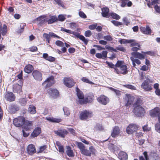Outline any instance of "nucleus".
Masks as SVG:
<instances>
[{
  "instance_id": "obj_50",
  "label": "nucleus",
  "mask_w": 160,
  "mask_h": 160,
  "mask_svg": "<svg viewBox=\"0 0 160 160\" xmlns=\"http://www.w3.org/2000/svg\"><path fill=\"white\" fill-rule=\"evenodd\" d=\"M124 86L127 88L132 90H135L136 89V88L135 87L131 85L126 84L124 85Z\"/></svg>"
},
{
  "instance_id": "obj_21",
  "label": "nucleus",
  "mask_w": 160,
  "mask_h": 160,
  "mask_svg": "<svg viewBox=\"0 0 160 160\" xmlns=\"http://www.w3.org/2000/svg\"><path fill=\"white\" fill-rule=\"evenodd\" d=\"M140 29L141 31L144 34H150L151 33V30L148 26H147L146 28L141 27Z\"/></svg>"
},
{
  "instance_id": "obj_15",
  "label": "nucleus",
  "mask_w": 160,
  "mask_h": 160,
  "mask_svg": "<svg viewBox=\"0 0 160 160\" xmlns=\"http://www.w3.org/2000/svg\"><path fill=\"white\" fill-rule=\"evenodd\" d=\"M54 132L57 135L62 138H64L65 135L68 133V132L65 129H58L54 131Z\"/></svg>"
},
{
  "instance_id": "obj_14",
  "label": "nucleus",
  "mask_w": 160,
  "mask_h": 160,
  "mask_svg": "<svg viewBox=\"0 0 160 160\" xmlns=\"http://www.w3.org/2000/svg\"><path fill=\"white\" fill-rule=\"evenodd\" d=\"M98 101L101 104L105 105L109 102V98L104 95H101L97 99Z\"/></svg>"
},
{
  "instance_id": "obj_33",
  "label": "nucleus",
  "mask_w": 160,
  "mask_h": 160,
  "mask_svg": "<svg viewBox=\"0 0 160 160\" xmlns=\"http://www.w3.org/2000/svg\"><path fill=\"white\" fill-rule=\"evenodd\" d=\"M102 15L103 17H107L109 14V9L107 8H103L102 9Z\"/></svg>"
},
{
  "instance_id": "obj_62",
  "label": "nucleus",
  "mask_w": 160,
  "mask_h": 160,
  "mask_svg": "<svg viewBox=\"0 0 160 160\" xmlns=\"http://www.w3.org/2000/svg\"><path fill=\"white\" fill-rule=\"evenodd\" d=\"M43 36L46 40L50 39V38L49 33L48 34L44 33L43 34Z\"/></svg>"
},
{
  "instance_id": "obj_11",
  "label": "nucleus",
  "mask_w": 160,
  "mask_h": 160,
  "mask_svg": "<svg viewBox=\"0 0 160 160\" xmlns=\"http://www.w3.org/2000/svg\"><path fill=\"white\" fill-rule=\"evenodd\" d=\"M4 98L8 101L12 102L15 100L16 97L12 92H8L5 94Z\"/></svg>"
},
{
  "instance_id": "obj_52",
  "label": "nucleus",
  "mask_w": 160,
  "mask_h": 160,
  "mask_svg": "<svg viewBox=\"0 0 160 160\" xmlns=\"http://www.w3.org/2000/svg\"><path fill=\"white\" fill-rule=\"evenodd\" d=\"M56 44L59 47H63L64 46V43L61 41L57 40L55 42Z\"/></svg>"
},
{
  "instance_id": "obj_48",
  "label": "nucleus",
  "mask_w": 160,
  "mask_h": 160,
  "mask_svg": "<svg viewBox=\"0 0 160 160\" xmlns=\"http://www.w3.org/2000/svg\"><path fill=\"white\" fill-rule=\"evenodd\" d=\"M111 89L114 91L116 93V95L119 97L121 95V92L118 90H116L111 88Z\"/></svg>"
},
{
  "instance_id": "obj_47",
  "label": "nucleus",
  "mask_w": 160,
  "mask_h": 160,
  "mask_svg": "<svg viewBox=\"0 0 160 160\" xmlns=\"http://www.w3.org/2000/svg\"><path fill=\"white\" fill-rule=\"evenodd\" d=\"M106 63L107 64L110 68L114 69V72H115V68H117L115 67V65L113 64L112 62H109L108 61H106Z\"/></svg>"
},
{
  "instance_id": "obj_44",
  "label": "nucleus",
  "mask_w": 160,
  "mask_h": 160,
  "mask_svg": "<svg viewBox=\"0 0 160 160\" xmlns=\"http://www.w3.org/2000/svg\"><path fill=\"white\" fill-rule=\"evenodd\" d=\"M58 148V151L59 152L63 153L64 152V150L63 146L61 144H57Z\"/></svg>"
},
{
  "instance_id": "obj_28",
  "label": "nucleus",
  "mask_w": 160,
  "mask_h": 160,
  "mask_svg": "<svg viewBox=\"0 0 160 160\" xmlns=\"http://www.w3.org/2000/svg\"><path fill=\"white\" fill-rule=\"evenodd\" d=\"M131 54L134 58H137L140 59H143L144 58V56L143 55L138 52H132Z\"/></svg>"
},
{
  "instance_id": "obj_7",
  "label": "nucleus",
  "mask_w": 160,
  "mask_h": 160,
  "mask_svg": "<svg viewBox=\"0 0 160 160\" xmlns=\"http://www.w3.org/2000/svg\"><path fill=\"white\" fill-rule=\"evenodd\" d=\"M120 70H119L117 68H115V72L118 74H126L128 72L127 67L125 65H122L120 67Z\"/></svg>"
},
{
  "instance_id": "obj_37",
  "label": "nucleus",
  "mask_w": 160,
  "mask_h": 160,
  "mask_svg": "<svg viewBox=\"0 0 160 160\" xmlns=\"http://www.w3.org/2000/svg\"><path fill=\"white\" fill-rule=\"evenodd\" d=\"M76 144L77 145L78 148L80 149L81 152L85 148V146L84 144L80 142H77Z\"/></svg>"
},
{
  "instance_id": "obj_31",
  "label": "nucleus",
  "mask_w": 160,
  "mask_h": 160,
  "mask_svg": "<svg viewBox=\"0 0 160 160\" xmlns=\"http://www.w3.org/2000/svg\"><path fill=\"white\" fill-rule=\"evenodd\" d=\"M50 19H46V22L48 24H51L55 22L57 20V18L55 16H51Z\"/></svg>"
},
{
  "instance_id": "obj_20",
  "label": "nucleus",
  "mask_w": 160,
  "mask_h": 160,
  "mask_svg": "<svg viewBox=\"0 0 160 160\" xmlns=\"http://www.w3.org/2000/svg\"><path fill=\"white\" fill-rule=\"evenodd\" d=\"M23 125L24 129L26 131H28L31 128V127L32 125V122H31L25 120V121L24 122Z\"/></svg>"
},
{
  "instance_id": "obj_30",
  "label": "nucleus",
  "mask_w": 160,
  "mask_h": 160,
  "mask_svg": "<svg viewBox=\"0 0 160 160\" xmlns=\"http://www.w3.org/2000/svg\"><path fill=\"white\" fill-rule=\"evenodd\" d=\"M46 119L51 122H53L58 123L61 121V119L60 118H55L53 117H46Z\"/></svg>"
},
{
  "instance_id": "obj_1",
  "label": "nucleus",
  "mask_w": 160,
  "mask_h": 160,
  "mask_svg": "<svg viewBox=\"0 0 160 160\" xmlns=\"http://www.w3.org/2000/svg\"><path fill=\"white\" fill-rule=\"evenodd\" d=\"M134 113L137 117H142L145 113V109L141 106H136L134 107Z\"/></svg>"
},
{
  "instance_id": "obj_26",
  "label": "nucleus",
  "mask_w": 160,
  "mask_h": 160,
  "mask_svg": "<svg viewBox=\"0 0 160 160\" xmlns=\"http://www.w3.org/2000/svg\"><path fill=\"white\" fill-rule=\"evenodd\" d=\"M74 36L76 37L77 38H79L85 44L87 45L88 44V40L87 39L85 38L82 35H80L79 33L76 32L74 33Z\"/></svg>"
},
{
  "instance_id": "obj_27",
  "label": "nucleus",
  "mask_w": 160,
  "mask_h": 160,
  "mask_svg": "<svg viewBox=\"0 0 160 160\" xmlns=\"http://www.w3.org/2000/svg\"><path fill=\"white\" fill-rule=\"evenodd\" d=\"M41 132V128L39 127H37L35 128L33 132L31 133V136L33 137H37Z\"/></svg>"
},
{
  "instance_id": "obj_61",
  "label": "nucleus",
  "mask_w": 160,
  "mask_h": 160,
  "mask_svg": "<svg viewBox=\"0 0 160 160\" xmlns=\"http://www.w3.org/2000/svg\"><path fill=\"white\" fill-rule=\"evenodd\" d=\"M155 130L159 133H160V125L158 124H156L155 125Z\"/></svg>"
},
{
  "instance_id": "obj_46",
  "label": "nucleus",
  "mask_w": 160,
  "mask_h": 160,
  "mask_svg": "<svg viewBox=\"0 0 160 160\" xmlns=\"http://www.w3.org/2000/svg\"><path fill=\"white\" fill-rule=\"evenodd\" d=\"M103 38L104 39L108 41H111L113 40V38L111 36L109 35L104 36L103 37Z\"/></svg>"
},
{
  "instance_id": "obj_41",
  "label": "nucleus",
  "mask_w": 160,
  "mask_h": 160,
  "mask_svg": "<svg viewBox=\"0 0 160 160\" xmlns=\"http://www.w3.org/2000/svg\"><path fill=\"white\" fill-rule=\"evenodd\" d=\"M61 31H64L68 33L72 34L74 35H75L74 33L76 32H73L71 30L67 29L62 27L61 28Z\"/></svg>"
},
{
  "instance_id": "obj_58",
  "label": "nucleus",
  "mask_w": 160,
  "mask_h": 160,
  "mask_svg": "<svg viewBox=\"0 0 160 160\" xmlns=\"http://www.w3.org/2000/svg\"><path fill=\"white\" fill-rule=\"evenodd\" d=\"M128 2V0H122L121 6L123 7L125 6Z\"/></svg>"
},
{
  "instance_id": "obj_13",
  "label": "nucleus",
  "mask_w": 160,
  "mask_h": 160,
  "mask_svg": "<svg viewBox=\"0 0 160 160\" xmlns=\"http://www.w3.org/2000/svg\"><path fill=\"white\" fill-rule=\"evenodd\" d=\"M54 77L53 76H51L48 78L44 82L42 83V85L46 84V87H50L54 83Z\"/></svg>"
},
{
  "instance_id": "obj_45",
  "label": "nucleus",
  "mask_w": 160,
  "mask_h": 160,
  "mask_svg": "<svg viewBox=\"0 0 160 160\" xmlns=\"http://www.w3.org/2000/svg\"><path fill=\"white\" fill-rule=\"evenodd\" d=\"M143 103L142 101L140 99H138L134 104V107L136 106H141Z\"/></svg>"
},
{
  "instance_id": "obj_60",
  "label": "nucleus",
  "mask_w": 160,
  "mask_h": 160,
  "mask_svg": "<svg viewBox=\"0 0 160 160\" xmlns=\"http://www.w3.org/2000/svg\"><path fill=\"white\" fill-rule=\"evenodd\" d=\"M49 34L50 35V37H52L53 38H61L57 35L56 34H55L54 33L52 32H49Z\"/></svg>"
},
{
  "instance_id": "obj_51",
  "label": "nucleus",
  "mask_w": 160,
  "mask_h": 160,
  "mask_svg": "<svg viewBox=\"0 0 160 160\" xmlns=\"http://www.w3.org/2000/svg\"><path fill=\"white\" fill-rule=\"evenodd\" d=\"M70 27L72 29H75L77 28V25L76 23L72 22L70 23Z\"/></svg>"
},
{
  "instance_id": "obj_57",
  "label": "nucleus",
  "mask_w": 160,
  "mask_h": 160,
  "mask_svg": "<svg viewBox=\"0 0 160 160\" xmlns=\"http://www.w3.org/2000/svg\"><path fill=\"white\" fill-rule=\"evenodd\" d=\"M116 48L117 50L122 51L123 52H125L126 51L125 49L123 47L121 46H119Z\"/></svg>"
},
{
  "instance_id": "obj_24",
  "label": "nucleus",
  "mask_w": 160,
  "mask_h": 160,
  "mask_svg": "<svg viewBox=\"0 0 160 160\" xmlns=\"http://www.w3.org/2000/svg\"><path fill=\"white\" fill-rule=\"evenodd\" d=\"M118 158L120 160H127L128 155L123 151H120L118 154Z\"/></svg>"
},
{
  "instance_id": "obj_56",
  "label": "nucleus",
  "mask_w": 160,
  "mask_h": 160,
  "mask_svg": "<svg viewBox=\"0 0 160 160\" xmlns=\"http://www.w3.org/2000/svg\"><path fill=\"white\" fill-rule=\"evenodd\" d=\"M79 15L80 17L83 18H87L86 15L83 12H79Z\"/></svg>"
},
{
  "instance_id": "obj_8",
  "label": "nucleus",
  "mask_w": 160,
  "mask_h": 160,
  "mask_svg": "<svg viewBox=\"0 0 160 160\" xmlns=\"http://www.w3.org/2000/svg\"><path fill=\"white\" fill-rule=\"evenodd\" d=\"M138 127L135 124H131L127 127L126 132L129 134L132 133L138 130Z\"/></svg>"
},
{
  "instance_id": "obj_3",
  "label": "nucleus",
  "mask_w": 160,
  "mask_h": 160,
  "mask_svg": "<svg viewBox=\"0 0 160 160\" xmlns=\"http://www.w3.org/2000/svg\"><path fill=\"white\" fill-rule=\"evenodd\" d=\"M92 116V112L86 110L82 112L80 115V118L81 120H85L90 118Z\"/></svg>"
},
{
  "instance_id": "obj_4",
  "label": "nucleus",
  "mask_w": 160,
  "mask_h": 160,
  "mask_svg": "<svg viewBox=\"0 0 160 160\" xmlns=\"http://www.w3.org/2000/svg\"><path fill=\"white\" fill-rule=\"evenodd\" d=\"M134 99V97L131 94H126L124 98L125 105L127 106H129L132 103Z\"/></svg>"
},
{
  "instance_id": "obj_19",
  "label": "nucleus",
  "mask_w": 160,
  "mask_h": 160,
  "mask_svg": "<svg viewBox=\"0 0 160 160\" xmlns=\"http://www.w3.org/2000/svg\"><path fill=\"white\" fill-rule=\"evenodd\" d=\"M7 32V26L5 24H4L3 26L0 24V39L1 38V34L4 36L6 35Z\"/></svg>"
},
{
  "instance_id": "obj_12",
  "label": "nucleus",
  "mask_w": 160,
  "mask_h": 160,
  "mask_svg": "<svg viewBox=\"0 0 160 160\" xmlns=\"http://www.w3.org/2000/svg\"><path fill=\"white\" fill-rule=\"evenodd\" d=\"M160 114V110L159 108L156 107L150 111V115L152 117H158Z\"/></svg>"
},
{
  "instance_id": "obj_29",
  "label": "nucleus",
  "mask_w": 160,
  "mask_h": 160,
  "mask_svg": "<svg viewBox=\"0 0 160 160\" xmlns=\"http://www.w3.org/2000/svg\"><path fill=\"white\" fill-rule=\"evenodd\" d=\"M33 70V66L30 64H28L25 66L24 68V72L28 73H31Z\"/></svg>"
},
{
  "instance_id": "obj_39",
  "label": "nucleus",
  "mask_w": 160,
  "mask_h": 160,
  "mask_svg": "<svg viewBox=\"0 0 160 160\" xmlns=\"http://www.w3.org/2000/svg\"><path fill=\"white\" fill-rule=\"evenodd\" d=\"M110 15L114 19L118 20L120 18V17L116 13L114 12L109 13Z\"/></svg>"
},
{
  "instance_id": "obj_35",
  "label": "nucleus",
  "mask_w": 160,
  "mask_h": 160,
  "mask_svg": "<svg viewBox=\"0 0 160 160\" xmlns=\"http://www.w3.org/2000/svg\"><path fill=\"white\" fill-rule=\"evenodd\" d=\"M27 101V99L25 98H21L19 100V102L22 106H25L26 104Z\"/></svg>"
},
{
  "instance_id": "obj_32",
  "label": "nucleus",
  "mask_w": 160,
  "mask_h": 160,
  "mask_svg": "<svg viewBox=\"0 0 160 160\" xmlns=\"http://www.w3.org/2000/svg\"><path fill=\"white\" fill-rule=\"evenodd\" d=\"M130 59L132 62V65L134 67H135V63H136L138 65H140L141 64V62L139 59L134 58L132 56L130 57Z\"/></svg>"
},
{
  "instance_id": "obj_42",
  "label": "nucleus",
  "mask_w": 160,
  "mask_h": 160,
  "mask_svg": "<svg viewBox=\"0 0 160 160\" xmlns=\"http://www.w3.org/2000/svg\"><path fill=\"white\" fill-rule=\"evenodd\" d=\"M143 154L144 156V157L145 158V160L144 158L142 156H141L139 157V160H148V153L146 152H144L143 153Z\"/></svg>"
},
{
  "instance_id": "obj_9",
  "label": "nucleus",
  "mask_w": 160,
  "mask_h": 160,
  "mask_svg": "<svg viewBox=\"0 0 160 160\" xmlns=\"http://www.w3.org/2000/svg\"><path fill=\"white\" fill-rule=\"evenodd\" d=\"M32 75L34 78L36 80L41 81L42 79V74L39 71L37 70L33 71Z\"/></svg>"
},
{
  "instance_id": "obj_64",
  "label": "nucleus",
  "mask_w": 160,
  "mask_h": 160,
  "mask_svg": "<svg viewBox=\"0 0 160 160\" xmlns=\"http://www.w3.org/2000/svg\"><path fill=\"white\" fill-rule=\"evenodd\" d=\"M58 20L61 21H64L65 18V17L62 15H60L58 16Z\"/></svg>"
},
{
  "instance_id": "obj_53",
  "label": "nucleus",
  "mask_w": 160,
  "mask_h": 160,
  "mask_svg": "<svg viewBox=\"0 0 160 160\" xmlns=\"http://www.w3.org/2000/svg\"><path fill=\"white\" fill-rule=\"evenodd\" d=\"M82 80L84 82L88 83L90 84H93V83L90 81L86 77H83L82 78Z\"/></svg>"
},
{
  "instance_id": "obj_23",
  "label": "nucleus",
  "mask_w": 160,
  "mask_h": 160,
  "mask_svg": "<svg viewBox=\"0 0 160 160\" xmlns=\"http://www.w3.org/2000/svg\"><path fill=\"white\" fill-rule=\"evenodd\" d=\"M94 96L92 93L89 94L87 97L84 99V104L87 102H92L94 99Z\"/></svg>"
},
{
  "instance_id": "obj_63",
  "label": "nucleus",
  "mask_w": 160,
  "mask_h": 160,
  "mask_svg": "<svg viewBox=\"0 0 160 160\" xmlns=\"http://www.w3.org/2000/svg\"><path fill=\"white\" fill-rule=\"evenodd\" d=\"M122 20L126 25L128 26L130 24V22L126 17L124 18Z\"/></svg>"
},
{
  "instance_id": "obj_18",
  "label": "nucleus",
  "mask_w": 160,
  "mask_h": 160,
  "mask_svg": "<svg viewBox=\"0 0 160 160\" xmlns=\"http://www.w3.org/2000/svg\"><path fill=\"white\" fill-rule=\"evenodd\" d=\"M141 87L146 91H150L152 89L150 85L149 84L148 81H144L141 85Z\"/></svg>"
},
{
  "instance_id": "obj_6",
  "label": "nucleus",
  "mask_w": 160,
  "mask_h": 160,
  "mask_svg": "<svg viewBox=\"0 0 160 160\" xmlns=\"http://www.w3.org/2000/svg\"><path fill=\"white\" fill-rule=\"evenodd\" d=\"M77 92V94L78 98V103L80 104H84V95L83 92L80 91V90L77 87L76 89Z\"/></svg>"
},
{
  "instance_id": "obj_40",
  "label": "nucleus",
  "mask_w": 160,
  "mask_h": 160,
  "mask_svg": "<svg viewBox=\"0 0 160 160\" xmlns=\"http://www.w3.org/2000/svg\"><path fill=\"white\" fill-rule=\"evenodd\" d=\"M63 110L64 112V114L66 116H68L70 113V111L68 108L66 107H63Z\"/></svg>"
},
{
  "instance_id": "obj_22",
  "label": "nucleus",
  "mask_w": 160,
  "mask_h": 160,
  "mask_svg": "<svg viewBox=\"0 0 160 160\" xmlns=\"http://www.w3.org/2000/svg\"><path fill=\"white\" fill-rule=\"evenodd\" d=\"M66 152L67 154L69 157H73L74 154L71 148L69 146H67L66 147Z\"/></svg>"
},
{
  "instance_id": "obj_59",
  "label": "nucleus",
  "mask_w": 160,
  "mask_h": 160,
  "mask_svg": "<svg viewBox=\"0 0 160 160\" xmlns=\"http://www.w3.org/2000/svg\"><path fill=\"white\" fill-rule=\"evenodd\" d=\"M92 35V33L90 30L86 31L84 34L85 36L86 37H90Z\"/></svg>"
},
{
  "instance_id": "obj_34",
  "label": "nucleus",
  "mask_w": 160,
  "mask_h": 160,
  "mask_svg": "<svg viewBox=\"0 0 160 160\" xmlns=\"http://www.w3.org/2000/svg\"><path fill=\"white\" fill-rule=\"evenodd\" d=\"M28 112L31 114L35 113L36 111L35 107L33 105H30L28 108Z\"/></svg>"
},
{
  "instance_id": "obj_25",
  "label": "nucleus",
  "mask_w": 160,
  "mask_h": 160,
  "mask_svg": "<svg viewBox=\"0 0 160 160\" xmlns=\"http://www.w3.org/2000/svg\"><path fill=\"white\" fill-rule=\"evenodd\" d=\"M120 129L118 126H115L113 129L112 132L111 133V136L113 138L117 137L120 133Z\"/></svg>"
},
{
  "instance_id": "obj_55",
  "label": "nucleus",
  "mask_w": 160,
  "mask_h": 160,
  "mask_svg": "<svg viewBox=\"0 0 160 160\" xmlns=\"http://www.w3.org/2000/svg\"><path fill=\"white\" fill-rule=\"evenodd\" d=\"M90 152L92 153V154H95L96 152V150L94 148V147L92 146H91L89 148Z\"/></svg>"
},
{
  "instance_id": "obj_49",
  "label": "nucleus",
  "mask_w": 160,
  "mask_h": 160,
  "mask_svg": "<svg viewBox=\"0 0 160 160\" xmlns=\"http://www.w3.org/2000/svg\"><path fill=\"white\" fill-rule=\"evenodd\" d=\"M111 22L115 26H118L122 25V23L117 21L112 20Z\"/></svg>"
},
{
  "instance_id": "obj_16",
  "label": "nucleus",
  "mask_w": 160,
  "mask_h": 160,
  "mask_svg": "<svg viewBox=\"0 0 160 160\" xmlns=\"http://www.w3.org/2000/svg\"><path fill=\"white\" fill-rule=\"evenodd\" d=\"M48 92L49 95L54 98H56L59 95V92L56 89L50 88L48 90Z\"/></svg>"
},
{
  "instance_id": "obj_5",
  "label": "nucleus",
  "mask_w": 160,
  "mask_h": 160,
  "mask_svg": "<svg viewBox=\"0 0 160 160\" xmlns=\"http://www.w3.org/2000/svg\"><path fill=\"white\" fill-rule=\"evenodd\" d=\"M63 82L64 84L69 88H71L75 84L73 79L70 78H64L63 79Z\"/></svg>"
},
{
  "instance_id": "obj_2",
  "label": "nucleus",
  "mask_w": 160,
  "mask_h": 160,
  "mask_svg": "<svg viewBox=\"0 0 160 160\" xmlns=\"http://www.w3.org/2000/svg\"><path fill=\"white\" fill-rule=\"evenodd\" d=\"M24 121L25 118L22 116H20L13 119V123L16 127H21L22 126Z\"/></svg>"
},
{
  "instance_id": "obj_54",
  "label": "nucleus",
  "mask_w": 160,
  "mask_h": 160,
  "mask_svg": "<svg viewBox=\"0 0 160 160\" xmlns=\"http://www.w3.org/2000/svg\"><path fill=\"white\" fill-rule=\"evenodd\" d=\"M123 62L120 61H117L115 65V67H120L123 65Z\"/></svg>"
},
{
  "instance_id": "obj_38",
  "label": "nucleus",
  "mask_w": 160,
  "mask_h": 160,
  "mask_svg": "<svg viewBox=\"0 0 160 160\" xmlns=\"http://www.w3.org/2000/svg\"><path fill=\"white\" fill-rule=\"evenodd\" d=\"M81 153L86 156H91V153L89 150L86 149L85 148L81 152Z\"/></svg>"
},
{
  "instance_id": "obj_36",
  "label": "nucleus",
  "mask_w": 160,
  "mask_h": 160,
  "mask_svg": "<svg viewBox=\"0 0 160 160\" xmlns=\"http://www.w3.org/2000/svg\"><path fill=\"white\" fill-rule=\"evenodd\" d=\"M37 21H38V24L40 25H42L44 24L46 22V19H44L42 18V17H39L37 19Z\"/></svg>"
},
{
  "instance_id": "obj_10",
  "label": "nucleus",
  "mask_w": 160,
  "mask_h": 160,
  "mask_svg": "<svg viewBox=\"0 0 160 160\" xmlns=\"http://www.w3.org/2000/svg\"><path fill=\"white\" fill-rule=\"evenodd\" d=\"M8 110L10 113H15L19 110V107L16 104H12L9 105Z\"/></svg>"
},
{
  "instance_id": "obj_17",
  "label": "nucleus",
  "mask_w": 160,
  "mask_h": 160,
  "mask_svg": "<svg viewBox=\"0 0 160 160\" xmlns=\"http://www.w3.org/2000/svg\"><path fill=\"white\" fill-rule=\"evenodd\" d=\"M27 152L29 155H32L36 152V150L34 145L32 144L29 145L27 148Z\"/></svg>"
},
{
  "instance_id": "obj_43",
  "label": "nucleus",
  "mask_w": 160,
  "mask_h": 160,
  "mask_svg": "<svg viewBox=\"0 0 160 160\" xmlns=\"http://www.w3.org/2000/svg\"><path fill=\"white\" fill-rule=\"evenodd\" d=\"M26 25L25 23H22L20 25V29L19 30H18L17 32L19 33L23 32L24 29V27L26 26Z\"/></svg>"
}]
</instances>
